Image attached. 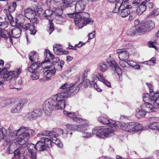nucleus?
I'll return each instance as SVG.
<instances>
[{
  "mask_svg": "<svg viewBox=\"0 0 159 159\" xmlns=\"http://www.w3.org/2000/svg\"><path fill=\"white\" fill-rule=\"evenodd\" d=\"M52 143L50 138L42 137L34 145L32 143L27 144L28 153L30 154V159H37L36 151H43L52 147Z\"/></svg>",
  "mask_w": 159,
  "mask_h": 159,
  "instance_id": "nucleus-1",
  "label": "nucleus"
},
{
  "mask_svg": "<svg viewBox=\"0 0 159 159\" xmlns=\"http://www.w3.org/2000/svg\"><path fill=\"white\" fill-rule=\"evenodd\" d=\"M69 85L66 83L59 88L60 93L54 96L57 101L55 107L57 109H64L65 107V101L67 99L65 96H67L68 91Z\"/></svg>",
  "mask_w": 159,
  "mask_h": 159,
  "instance_id": "nucleus-2",
  "label": "nucleus"
},
{
  "mask_svg": "<svg viewBox=\"0 0 159 159\" xmlns=\"http://www.w3.org/2000/svg\"><path fill=\"white\" fill-rule=\"evenodd\" d=\"M74 16V22L76 25L80 26V25H84L91 23L93 22L90 19V15L87 12H83L80 13H73Z\"/></svg>",
  "mask_w": 159,
  "mask_h": 159,
  "instance_id": "nucleus-3",
  "label": "nucleus"
},
{
  "mask_svg": "<svg viewBox=\"0 0 159 159\" xmlns=\"http://www.w3.org/2000/svg\"><path fill=\"white\" fill-rule=\"evenodd\" d=\"M93 133L99 138L104 139L114 134V130L112 128H95L93 130Z\"/></svg>",
  "mask_w": 159,
  "mask_h": 159,
  "instance_id": "nucleus-4",
  "label": "nucleus"
},
{
  "mask_svg": "<svg viewBox=\"0 0 159 159\" xmlns=\"http://www.w3.org/2000/svg\"><path fill=\"white\" fill-rule=\"evenodd\" d=\"M21 70L18 68L17 71H11L6 74H4L2 77L0 78V81L3 82L4 84V82L6 80H10V83L12 84L14 83L15 78L20 74Z\"/></svg>",
  "mask_w": 159,
  "mask_h": 159,
  "instance_id": "nucleus-5",
  "label": "nucleus"
},
{
  "mask_svg": "<svg viewBox=\"0 0 159 159\" xmlns=\"http://www.w3.org/2000/svg\"><path fill=\"white\" fill-rule=\"evenodd\" d=\"M57 101L56 98L53 99L52 98H49L46 99L44 102L43 107L44 111H45L46 114L48 115L51 111L53 109L59 110L55 108V105L56 104Z\"/></svg>",
  "mask_w": 159,
  "mask_h": 159,
  "instance_id": "nucleus-6",
  "label": "nucleus"
},
{
  "mask_svg": "<svg viewBox=\"0 0 159 159\" xmlns=\"http://www.w3.org/2000/svg\"><path fill=\"white\" fill-rule=\"evenodd\" d=\"M143 100L145 103L150 102L157 105L159 108V92H157L153 96L151 95L148 93H144L143 95Z\"/></svg>",
  "mask_w": 159,
  "mask_h": 159,
  "instance_id": "nucleus-7",
  "label": "nucleus"
},
{
  "mask_svg": "<svg viewBox=\"0 0 159 159\" xmlns=\"http://www.w3.org/2000/svg\"><path fill=\"white\" fill-rule=\"evenodd\" d=\"M128 0H122V2L121 3V7L120 10L119 14L121 17H125L128 16L130 13V9L132 7L131 5H126L125 6V4H127Z\"/></svg>",
  "mask_w": 159,
  "mask_h": 159,
  "instance_id": "nucleus-8",
  "label": "nucleus"
},
{
  "mask_svg": "<svg viewBox=\"0 0 159 159\" xmlns=\"http://www.w3.org/2000/svg\"><path fill=\"white\" fill-rule=\"evenodd\" d=\"M28 70L30 73H33L36 71H39L40 73H42L44 72V69L41 66L40 62L36 61L32 64L30 67L28 69Z\"/></svg>",
  "mask_w": 159,
  "mask_h": 159,
  "instance_id": "nucleus-9",
  "label": "nucleus"
},
{
  "mask_svg": "<svg viewBox=\"0 0 159 159\" xmlns=\"http://www.w3.org/2000/svg\"><path fill=\"white\" fill-rule=\"evenodd\" d=\"M66 127L68 129L73 132L79 131L82 132V131L87 130L88 129L86 124L78 125L67 124L66 125Z\"/></svg>",
  "mask_w": 159,
  "mask_h": 159,
  "instance_id": "nucleus-10",
  "label": "nucleus"
},
{
  "mask_svg": "<svg viewBox=\"0 0 159 159\" xmlns=\"http://www.w3.org/2000/svg\"><path fill=\"white\" fill-rule=\"evenodd\" d=\"M86 5V3L84 0H81L77 2L75 4V13H82V12L85 8Z\"/></svg>",
  "mask_w": 159,
  "mask_h": 159,
  "instance_id": "nucleus-11",
  "label": "nucleus"
},
{
  "mask_svg": "<svg viewBox=\"0 0 159 159\" xmlns=\"http://www.w3.org/2000/svg\"><path fill=\"white\" fill-rule=\"evenodd\" d=\"M68 91L67 96H65L67 99L72 96L75 95L78 92L80 89L79 87L75 84H72L69 85L68 88Z\"/></svg>",
  "mask_w": 159,
  "mask_h": 159,
  "instance_id": "nucleus-12",
  "label": "nucleus"
},
{
  "mask_svg": "<svg viewBox=\"0 0 159 159\" xmlns=\"http://www.w3.org/2000/svg\"><path fill=\"white\" fill-rule=\"evenodd\" d=\"M41 135L49 136L51 139L52 140V141H55L54 140L58 139L57 138L58 134L56 132L53 131H50L48 130L43 131L40 133L38 134L37 135V136L40 137Z\"/></svg>",
  "mask_w": 159,
  "mask_h": 159,
  "instance_id": "nucleus-13",
  "label": "nucleus"
},
{
  "mask_svg": "<svg viewBox=\"0 0 159 159\" xmlns=\"http://www.w3.org/2000/svg\"><path fill=\"white\" fill-rule=\"evenodd\" d=\"M116 52L118 54V57L120 60H127L129 57V53L125 49H117Z\"/></svg>",
  "mask_w": 159,
  "mask_h": 159,
  "instance_id": "nucleus-14",
  "label": "nucleus"
},
{
  "mask_svg": "<svg viewBox=\"0 0 159 159\" xmlns=\"http://www.w3.org/2000/svg\"><path fill=\"white\" fill-rule=\"evenodd\" d=\"M41 115V112L40 110L36 109L33 111L26 114V117L30 120H35L37 117L40 116Z\"/></svg>",
  "mask_w": 159,
  "mask_h": 159,
  "instance_id": "nucleus-15",
  "label": "nucleus"
},
{
  "mask_svg": "<svg viewBox=\"0 0 159 159\" xmlns=\"http://www.w3.org/2000/svg\"><path fill=\"white\" fill-rule=\"evenodd\" d=\"M56 70L54 68L51 70H47L43 72V75L45 77L43 79H40V80L43 81L48 80L50 79V77L54 75L56 73Z\"/></svg>",
  "mask_w": 159,
  "mask_h": 159,
  "instance_id": "nucleus-16",
  "label": "nucleus"
},
{
  "mask_svg": "<svg viewBox=\"0 0 159 159\" xmlns=\"http://www.w3.org/2000/svg\"><path fill=\"white\" fill-rule=\"evenodd\" d=\"M63 11L62 9L56 8L54 11L53 13L56 16V19H59L60 21H63L65 15L62 14Z\"/></svg>",
  "mask_w": 159,
  "mask_h": 159,
  "instance_id": "nucleus-17",
  "label": "nucleus"
},
{
  "mask_svg": "<svg viewBox=\"0 0 159 159\" xmlns=\"http://www.w3.org/2000/svg\"><path fill=\"white\" fill-rule=\"evenodd\" d=\"M22 147L21 146L17 149L15 151L13 152L9 148H8L7 150V152L8 154H12L13 152L14 153V157L13 159H20V155L21 154V150L22 149Z\"/></svg>",
  "mask_w": 159,
  "mask_h": 159,
  "instance_id": "nucleus-18",
  "label": "nucleus"
},
{
  "mask_svg": "<svg viewBox=\"0 0 159 159\" xmlns=\"http://www.w3.org/2000/svg\"><path fill=\"white\" fill-rule=\"evenodd\" d=\"M22 28H23L26 30H30L31 32V34L33 35H34L37 31L35 29L34 25L31 23L25 24V25L23 26Z\"/></svg>",
  "mask_w": 159,
  "mask_h": 159,
  "instance_id": "nucleus-19",
  "label": "nucleus"
},
{
  "mask_svg": "<svg viewBox=\"0 0 159 159\" xmlns=\"http://www.w3.org/2000/svg\"><path fill=\"white\" fill-rule=\"evenodd\" d=\"M141 109L146 112H151L154 111V108H153L152 105L148 102L143 103L141 106Z\"/></svg>",
  "mask_w": 159,
  "mask_h": 159,
  "instance_id": "nucleus-20",
  "label": "nucleus"
},
{
  "mask_svg": "<svg viewBox=\"0 0 159 159\" xmlns=\"http://www.w3.org/2000/svg\"><path fill=\"white\" fill-rule=\"evenodd\" d=\"M134 26L133 27L137 29L138 32L142 33L146 32V29L143 28V23H140L139 20L138 19L135 20L134 21Z\"/></svg>",
  "mask_w": 159,
  "mask_h": 159,
  "instance_id": "nucleus-21",
  "label": "nucleus"
},
{
  "mask_svg": "<svg viewBox=\"0 0 159 159\" xmlns=\"http://www.w3.org/2000/svg\"><path fill=\"white\" fill-rule=\"evenodd\" d=\"M21 32L22 31L20 29L14 28L10 31L11 38H18L20 36Z\"/></svg>",
  "mask_w": 159,
  "mask_h": 159,
  "instance_id": "nucleus-22",
  "label": "nucleus"
},
{
  "mask_svg": "<svg viewBox=\"0 0 159 159\" xmlns=\"http://www.w3.org/2000/svg\"><path fill=\"white\" fill-rule=\"evenodd\" d=\"M143 28L146 29V32L152 29L155 26L154 22L152 20H149L143 23Z\"/></svg>",
  "mask_w": 159,
  "mask_h": 159,
  "instance_id": "nucleus-23",
  "label": "nucleus"
},
{
  "mask_svg": "<svg viewBox=\"0 0 159 159\" xmlns=\"http://www.w3.org/2000/svg\"><path fill=\"white\" fill-rule=\"evenodd\" d=\"M36 15L34 11L30 8H26L24 10V15L28 19L30 18L32 16H34Z\"/></svg>",
  "mask_w": 159,
  "mask_h": 159,
  "instance_id": "nucleus-24",
  "label": "nucleus"
},
{
  "mask_svg": "<svg viewBox=\"0 0 159 159\" xmlns=\"http://www.w3.org/2000/svg\"><path fill=\"white\" fill-rule=\"evenodd\" d=\"M22 127L24 128L23 130H21L20 134L21 135V136L22 137L23 139H24L26 142L29 139L30 136H29V134H28L26 130V128L24 127Z\"/></svg>",
  "mask_w": 159,
  "mask_h": 159,
  "instance_id": "nucleus-25",
  "label": "nucleus"
},
{
  "mask_svg": "<svg viewBox=\"0 0 159 159\" xmlns=\"http://www.w3.org/2000/svg\"><path fill=\"white\" fill-rule=\"evenodd\" d=\"M7 133V130L4 127L0 128V139L2 140L6 139Z\"/></svg>",
  "mask_w": 159,
  "mask_h": 159,
  "instance_id": "nucleus-26",
  "label": "nucleus"
},
{
  "mask_svg": "<svg viewBox=\"0 0 159 159\" xmlns=\"http://www.w3.org/2000/svg\"><path fill=\"white\" fill-rule=\"evenodd\" d=\"M99 77H98V80L102 82L104 84L108 87L111 88V83L107 80L105 79L102 75L100 74L99 75Z\"/></svg>",
  "mask_w": 159,
  "mask_h": 159,
  "instance_id": "nucleus-27",
  "label": "nucleus"
},
{
  "mask_svg": "<svg viewBox=\"0 0 159 159\" xmlns=\"http://www.w3.org/2000/svg\"><path fill=\"white\" fill-rule=\"evenodd\" d=\"M38 57V55L36 52L33 51H31L29 54V58L31 62H33L35 61L36 59V57Z\"/></svg>",
  "mask_w": 159,
  "mask_h": 159,
  "instance_id": "nucleus-28",
  "label": "nucleus"
},
{
  "mask_svg": "<svg viewBox=\"0 0 159 159\" xmlns=\"http://www.w3.org/2000/svg\"><path fill=\"white\" fill-rule=\"evenodd\" d=\"M136 111V116L138 118H140L144 117L146 114V112L142 109L141 110L139 109H137Z\"/></svg>",
  "mask_w": 159,
  "mask_h": 159,
  "instance_id": "nucleus-29",
  "label": "nucleus"
},
{
  "mask_svg": "<svg viewBox=\"0 0 159 159\" xmlns=\"http://www.w3.org/2000/svg\"><path fill=\"white\" fill-rule=\"evenodd\" d=\"M98 120L103 125H107L110 123V120L107 117L100 116L98 117Z\"/></svg>",
  "mask_w": 159,
  "mask_h": 159,
  "instance_id": "nucleus-30",
  "label": "nucleus"
},
{
  "mask_svg": "<svg viewBox=\"0 0 159 159\" xmlns=\"http://www.w3.org/2000/svg\"><path fill=\"white\" fill-rule=\"evenodd\" d=\"M65 62L63 60H60L58 62L55 64L54 68H56L57 69L59 70H61L62 69V67L64 65Z\"/></svg>",
  "mask_w": 159,
  "mask_h": 159,
  "instance_id": "nucleus-31",
  "label": "nucleus"
},
{
  "mask_svg": "<svg viewBox=\"0 0 159 159\" xmlns=\"http://www.w3.org/2000/svg\"><path fill=\"white\" fill-rule=\"evenodd\" d=\"M98 68L102 71L104 72L107 69V66L105 62H101L99 64Z\"/></svg>",
  "mask_w": 159,
  "mask_h": 159,
  "instance_id": "nucleus-32",
  "label": "nucleus"
},
{
  "mask_svg": "<svg viewBox=\"0 0 159 159\" xmlns=\"http://www.w3.org/2000/svg\"><path fill=\"white\" fill-rule=\"evenodd\" d=\"M52 11L50 9H47L45 11L44 14L46 15L45 17L49 20V21L52 20L50 16L53 14Z\"/></svg>",
  "mask_w": 159,
  "mask_h": 159,
  "instance_id": "nucleus-33",
  "label": "nucleus"
},
{
  "mask_svg": "<svg viewBox=\"0 0 159 159\" xmlns=\"http://www.w3.org/2000/svg\"><path fill=\"white\" fill-rule=\"evenodd\" d=\"M49 24L48 27L47 31L49 33V34H50L54 30V28L53 23L52 22V20L49 21Z\"/></svg>",
  "mask_w": 159,
  "mask_h": 159,
  "instance_id": "nucleus-34",
  "label": "nucleus"
},
{
  "mask_svg": "<svg viewBox=\"0 0 159 159\" xmlns=\"http://www.w3.org/2000/svg\"><path fill=\"white\" fill-rule=\"evenodd\" d=\"M16 2H13L11 3L8 7V10L10 12L14 11L16 9Z\"/></svg>",
  "mask_w": 159,
  "mask_h": 159,
  "instance_id": "nucleus-35",
  "label": "nucleus"
},
{
  "mask_svg": "<svg viewBox=\"0 0 159 159\" xmlns=\"http://www.w3.org/2000/svg\"><path fill=\"white\" fill-rule=\"evenodd\" d=\"M22 107L19 104H17L16 106L12 108L11 110V111L12 113H15L16 112H19Z\"/></svg>",
  "mask_w": 159,
  "mask_h": 159,
  "instance_id": "nucleus-36",
  "label": "nucleus"
},
{
  "mask_svg": "<svg viewBox=\"0 0 159 159\" xmlns=\"http://www.w3.org/2000/svg\"><path fill=\"white\" fill-rule=\"evenodd\" d=\"M134 132H138L142 130V126L138 122H134Z\"/></svg>",
  "mask_w": 159,
  "mask_h": 159,
  "instance_id": "nucleus-37",
  "label": "nucleus"
},
{
  "mask_svg": "<svg viewBox=\"0 0 159 159\" xmlns=\"http://www.w3.org/2000/svg\"><path fill=\"white\" fill-rule=\"evenodd\" d=\"M121 2H118L117 3H116L115 8L113 10V12L114 13H117L120 10V8H122V6L121 7Z\"/></svg>",
  "mask_w": 159,
  "mask_h": 159,
  "instance_id": "nucleus-38",
  "label": "nucleus"
},
{
  "mask_svg": "<svg viewBox=\"0 0 159 159\" xmlns=\"http://www.w3.org/2000/svg\"><path fill=\"white\" fill-rule=\"evenodd\" d=\"M159 122H154L149 125L148 127L152 129H157L158 130L159 128Z\"/></svg>",
  "mask_w": 159,
  "mask_h": 159,
  "instance_id": "nucleus-39",
  "label": "nucleus"
},
{
  "mask_svg": "<svg viewBox=\"0 0 159 159\" xmlns=\"http://www.w3.org/2000/svg\"><path fill=\"white\" fill-rule=\"evenodd\" d=\"M137 32V29L135 27H133L127 31V34L129 36H133L135 35Z\"/></svg>",
  "mask_w": 159,
  "mask_h": 159,
  "instance_id": "nucleus-40",
  "label": "nucleus"
},
{
  "mask_svg": "<svg viewBox=\"0 0 159 159\" xmlns=\"http://www.w3.org/2000/svg\"><path fill=\"white\" fill-rule=\"evenodd\" d=\"M39 73H40L39 71H36L32 73V74L31 75L32 79L33 80L38 79L39 76Z\"/></svg>",
  "mask_w": 159,
  "mask_h": 159,
  "instance_id": "nucleus-41",
  "label": "nucleus"
},
{
  "mask_svg": "<svg viewBox=\"0 0 159 159\" xmlns=\"http://www.w3.org/2000/svg\"><path fill=\"white\" fill-rule=\"evenodd\" d=\"M16 141L20 145H22L25 143V141L24 139H23L22 137L21 136L20 134L18 135V137L16 139Z\"/></svg>",
  "mask_w": 159,
  "mask_h": 159,
  "instance_id": "nucleus-42",
  "label": "nucleus"
},
{
  "mask_svg": "<svg viewBox=\"0 0 159 159\" xmlns=\"http://www.w3.org/2000/svg\"><path fill=\"white\" fill-rule=\"evenodd\" d=\"M129 123L122 124L120 125V128L122 130L128 132L129 127L130 126V125H129Z\"/></svg>",
  "mask_w": 159,
  "mask_h": 159,
  "instance_id": "nucleus-43",
  "label": "nucleus"
},
{
  "mask_svg": "<svg viewBox=\"0 0 159 159\" xmlns=\"http://www.w3.org/2000/svg\"><path fill=\"white\" fill-rule=\"evenodd\" d=\"M108 63L110 66L111 67V69L113 70L115 69L116 66H118V64L114 60L110 61L108 62Z\"/></svg>",
  "mask_w": 159,
  "mask_h": 159,
  "instance_id": "nucleus-44",
  "label": "nucleus"
},
{
  "mask_svg": "<svg viewBox=\"0 0 159 159\" xmlns=\"http://www.w3.org/2000/svg\"><path fill=\"white\" fill-rule=\"evenodd\" d=\"M8 25V23L7 21L0 22V29L4 30Z\"/></svg>",
  "mask_w": 159,
  "mask_h": 159,
  "instance_id": "nucleus-45",
  "label": "nucleus"
},
{
  "mask_svg": "<svg viewBox=\"0 0 159 159\" xmlns=\"http://www.w3.org/2000/svg\"><path fill=\"white\" fill-rule=\"evenodd\" d=\"M91 82L89 79H86L85 80L84 82V85L85 88H87L88 87H93Z\"/></svg>",
  "mask_w": 159,
  "mask_h": 159,
  "instance_id": "nucleus-46",
  "label": "nucleus"
},
{
  "mask_svg": "<svg viewBox=\"0 0 159 159\" xmlns=\"http://www.w3.org/2000/svg\"><path fill=\"white\" fill-rule=\"evenodd\" d=\"M146 2H143L139 6V7L141 10V12H143L145 11L146 8Z\"/></svg>",
  "mask_w": 159,
  "mask_h": 159,
  "instance_id": "nucleus-47",
  "label": "nucleus"
},
{
  "mask_svg": "<svg viewBox=\"0 0 159 159\" xmlns=\"http://www.w3.org/2000/svg\"><path fill=\"white\" fill-rule=\"evenodd\" d=\"M69 116L73 118V120L75 121H77L78 120L80 121V119L77 118V116L74 112H69Z\"/></svg>",
  "mask_w": 159,
  "mask_h": 159,
  "instance_id": "nucleus-48",
  "label": "nucleus"
},
{
  "mask_svg": "<svg viewBox=\"0 0 159 159\" xmlns=\"http://www.w3.org/2000/svg\"><path fill=\"white\" fill-rule=\"evenodd\" d=\"M129 21L132 20H134L136 16H137V14L135 11H131V12L129 13Z\"/></svg>",
  "mask_w": 159,
  "mask_h": 159,
  "instance_id": "nucleus-49",
  "label": "nucleus"
},
{
  "mask_svg": "<svg viewBox=\"0 0 159 159\" xmlns=\"http://www.w3.org/2000/svg\"><path fill=\"white\" fill-rule=\"evenodd\" d=\"M134 122H129V125L130 126L129 127L128 130V132H134Z\"/></svg>",
  "mask_w": 159,
  "mask_h": 159,
  "instance_id": "nucleus-50",
  "label": "nucleus"
},
{
  "mask_svg": "<svg viewBox=\"0 0 159 159\" xmlns=\"http://www.w3.org/2000/svg\"><path fill=\"white\" fill-rule=\"evenodd\" d=\"M30 20L31 23H38L39 22V20L38 19L35 17V16H32L29 19Z\"/></svg>",
  "mask_w": 159,
  "mask_h": 159,
  "instance_id": "nucleus-51",
  "label": "nucleus"
},
{
  "mask_svg": "<svg viewBox=\"0 0 159 159\" xmlns=\"http://www.w3.org/2000/svg\"><path fill=\"white\" fill-rule=\"evenodd\" d=\"M28 102V100L25 98H23L21 99L18 103L22 107L25 104H27Z\"/></svg>",
  "mask_w": 159,
  "mask_h": 159,
  "instance_id": "nucleus-52",
  "label": "nucleus"
},
{
  "mask_svg": "<svg viewBox=\"0 0 159 159\" xmlns=\"http://www.w3.org/2000/svg\"><path fill=\"white\" fill-rule=\"evenodd\" d=\"M23 127H21L20 129H18L17 131L16 130L14 131L13 133L12 136L14 137L19 135L20 134L21 130H23Z\"/></svg>",
  "mask_w": 159,
  "mask_h": 159,
  "instance_id": "nucleus-53",
  "label": "nucleus"
},
{
  "mask_svg": "<svg viewBox=\"0 0 159 159\" xmlns=\"http://www.w3.org/2000/svg\"><path fill=\"white\" fill-rule=\"evenodd\" d=\"M156 60L154 57L152 58L151 59L147 61V64L151 66H153L156 63Z\"/></svg>",
  "mask_w": 159,
  "mask_h": 159,
  "instance_id": "nucleus-54",
  "label": "nucleus"
},
{
  "mask_svg": "<svg viewBox=\"0 0 159 159\" xmlns=\"http://www.w3.org/2000/svg\"><path fill=\"white\" fill-rule=\"evenodd\" d=\"M54 140L55 141H52L53 143L57 145V146L59 148H61L63 147L62 144L60 143V141L59 139Z\"/></svg>",
  "mask_w": 159,
  "mask_h": 159,
  "instance_id": "nucleus-55",
  "label": "nucleus"
},
{
  "mask_svg": "<svg viewBox=\"0 0 159 159\" xmlns=\"http://www.w3.org/2000/svg\"><path fill=\"white\" fill-rule=\"evenodd\" d=\"M94 81L95 80L93 81L92 85H93L94 88L98 92H101L102 91V90L99 88L97 84L95 82H94Z\"/></svg>",
  "mask_w": 159,
  "mask_h": 159,
  "instance_id": "nucleus-56",
  "label": "nucleus"
},
{
  "mask_svg": "<svg viewBox=\"0 0 159 159\" xmlns=\"http://www.w3.org/2000/svg\"><path fill=\"white\" fill-rule=\"evenodd\" d=\"M75 0H63V4H65L66 6L72 3L75 1Z\"/></svg>",
  "mask_w": 159,
  "mask_h": 159,
  "instance_id": "nucleus-57",
  "label": "nucleus"
},
{
  "mask_svg": "<svg viewBox=\"0 0 159 159\" xmlns=\"http://www.w3.org/2000/svg\"><path fill=\"white\" fill-rule=\"evenodd\" d=\"M119 62L120 65L123 67H125L127 65H128V61H125V60H120Z\"/></svg>",
  "mask_w": 159,
  "mask_h": 159,
  "instance_id": "nucleus-58",
  "label": "nucleus"
},
{
  "mask_svg": "<svg viewBox=\"0 0 159 159\" xmlns=\"http://www.w3.org/2000/svg\"><path fill=\"white\" fill-rule=\"evenodd\" d=\"M62 134H66L67 137H70L72 134V132H69L67 130H62Z\"/></svg>",
  "mask_w": 159,
  "mask_h": 159,
  "instance_id": "nucleus-59",
  "label": "nucleus"
},
{
  "mask_svg": "<svg viewBox=\"0 0 159 159\" xmlns=\"http://www.w3.org/2000/svg\"><path fill=\"white\" fill-rule=\"evenodd\" d=\"M28 134H29V136H30V135L32 136H34L35 134V132L34 130L30 129H27L26 130Z\"/></svg>",
  "mask_w": 159,
  "mask_h": 159,
  "instance_id": "nucleus-60",
  "label": "nucleus"
},
{
  "mask_svg": "<svg viewBox=\"0 0 159 159\" xmlns=\"http://www.w3.org/2000/svg\"><path fill=\"white\" fill-rule=\"evenodd\" d=\"M115 69H114L113 70L116 71V73L118 75H121L122 73V71L121 69L119 67L118 65L116 66Z\"/></svg>",
  "mask_w": 159,
  "mask_h": 159,
  "instance_id": "nucleus-61",
  "label": "nucleus"
},
{
  "mask_svg": "<svg viewBox=\"0 0 159 159\" xmlns=\"http://www.w3.org/2000/svg\"><path fill=\"white\" fill-rule=\"evenodd\" d=\"M56 50H55L54 52L55 54L57 55H61L62 52L63 50V49L60 47L58 49H56Z\"/></svg>",
  "mask_w": 159,
  "mask_h": 159,
  "instance_id": "nucleus-62",
  "label": "nucleus"
},
{
  "mask_svg": "<svg viewBox=\"0 0 159 159\" xmlns=\"http://www.w3.org/2000/svg\"><path fill=\"white\" fill-rule=\"evenodd\" d=\"M45 53H44V55L45 56L46 55H47V54L48 53L50 56L51 59L52 58H53V57H54V56L51 53V52L48 49H46L45 50Z\"/></svg>",
  "mask_w": 159,
  "mask_h": 159,
  "instance_id": "nucleus-63",
  "label": "nucleus"
},
{
  "mask_svg": "<svg viewBox=\"0 0 159 159\" xmlns=\"http://www.w3.org/2000/svg\"><path fill=\"white\" fill-rule=\"evenodd\" d=\"M7 69L6 67H4L3 69L0 68V71L1 72L0 75H3L4 74H6L7 73Z\"/></svg>",
  "mask_w": 159,
  "mask_h": 159,
  "instance_id": "nucleus-64",
  "label": "nucleus"
}]
</instances>
